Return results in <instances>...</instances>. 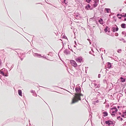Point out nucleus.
Masks as SVG:
<instances>
[{
	"label": "nucleus",
	"instance_id": "obj_7",
	"mask_svg": "<svg viewBox=\"0 0 126 126\" xmlns=\"http://www.w3.org/2000/svg\"><path fill=\"white\" fill-rule=\"evenodd\" d=\"M99 0H95L94 1V3L93 5V7L95 8L97 6L99 3Z\"/></svg>",
	"mask_w": 126,
	"mask_h": 126
},
{
	"label": "nucleus",
	"instance_id": "obj_9",
	"mask_svg": "<svg viewBox=\"0 0 126 126\" xmlns=\"http://www.w3.org/2000/svg\"><path fill=\"white\" fill-rule=\"evenodd\" d=\"M106 67L108 68L109 69L111 68L112 66L111 63L109 62L107 63L106 65Z\"/></svg>",
	"mask_w": 126,
	"mask_h": 126
},
{
	"label": "nucleus",
	"instance_id": "obj_48",
	"mask_svg": "<svg viewBox=\"0 0 126 126\" xmlns=\"http://www.w3.org/2000/svg\"><path fill=\"white\" fill-rule=\"evenodd\" d=\"M43 57L46 59H47L46 57L44 55H43V56H42V57Z\"/></svg>",
	"mask_w": 126,
	"mask_h": 126
},
{
	"label": "nucleus",
	"instance_id": "obj_33",
	"mask_svg": "<svg viewBox=\"0 0 126 126\" xmlns=\"http://www.w3.org/2000/svg\"><path fill=\"white\" fill-rule=\"evenodd\" d=\"M33 52V50L32 49H31L30 51H29L28 52V53L29 54H30V53L31 52Z\"/></svg>",
	"mask_w": 126,
	"mask_h": 126
},
{
	"label": "nucleus",
	"instance_id": "obj_24",
	"mask_svg": "<svg viewBox=\"0 0 126 126\" xmlns=\"http://www.w3.org/2000/svg\"><path fill=\"white\" fill-rule=\"evenodd\" d=\"M92 0H86V1L88 3H89Z\"/></svg>",
	"mask_w": 126,
	"mask_h": 126
},
{
	"label": "nucleus",
	"instance_id": "obj_59",
	"mask_svg": "<svg viewBox=\"0 0 126 126\" xmlns=\"http://www.w3.org/2000/svg\"><path fill=\"white\" fill-rule=\"evenodd\" d=\"M81 99H82V100H83L84 99V98H83V97H81Z\"/></svg>",
	"mask_w": 126,
	"mask_h": 126
},
{
	"label": "nucleus",
	"instance_id": "obj_2",
	"mask_svg": "<svg viewBox=\"0 0 126 126\" xmlns=\"http://www.w3.org/2000/svg\"><path fill=\"white\" fill-rule=\"evenodd\" d=\"M0 74L4 76L7 77L8 76V71L5 68H3L0 70Z\"/></svg>",
	"mask_w": 126,
	"mask_h": 126
},
{
	"label": "nucleus",
	"instance_id": "obj_44",
	"mask_svg": "<svg viewBox=\"0 0 126 126\" xmlns=\"http://www.w3.org/2000/svg\"><path fill=\"white\" fill-rule=\"evenodd\" d=\"M33 95L34 96H37L36 93H33Z\"/></svg>",
	"mask_w": 126,
	"mask_h": 126
},
{
	"label": "nucleus",
	"instance_id": "obj_38",
	"mask_svg": "<svg viewBox=\"0 0 126 126\" xmlns=\"http://www.w3.org/2000/svg\"><path fill=\"white\" fill-rule=\"evenodd\" d=\"M121 118V116H119L118 117L117 116V119L118 120H120V119Z\"/></svg>",
	"mask_w": 126,
	"mask_h": 126
},
{
	"label": "nucleus",
	"instance_id": "obj_19",
	"mask_svg": "<svg viewBox=\"0 0 126 126\" xmlns=\"http://www.w3.org/2000/svg\"><path fill=\"white\" fill-rule=\"evenodd\" d=\"M103 21V19L101 18H100L99 21L98 22H99V23L101 24H103V23L102 22H102Z\"/></svg>",
	"mask_w": 126,
	"mask_h": 126
},
{
	"label": "nucleus",
	"instance_id": "obj_56",
	"mask_svg": "<svg viewBox=\"0 0 126 126\" xmlns=\"http://www.w3.org/2000/svg\"><path fill=\"white\" fill-rule=\"evenodd\" d=\"M102 49H104L103 48H101L100 49V51H101V50H102Z\"/></svg>",
	"mask_w": 126,
	"mask_h": 126
},
{
	"label": "nucleus",
	"instance_id": "obj_22",
	"mask_svg": "<svg viewBox=\"0 0 126 126\" xmlns=\"http://www.w3.org/2000/svg\"><path fill=\"white\" fill-rule=\"evenodd\" d=\"M99 102V101L98 100L96 101H93V104H94L95 105L96 104V103H98Z\"/></svg>",
	"mask_w": 126,
	"mask_h": 126
},
{
	"label": "nucleus",
	"instance_id": "obj_41",
	"mask_svg": "<svg viewBox=\"0 0 126 126\" xmlns=\"http://www.w3.org/2000/svg\"><path fill=\"white\" fill-rule=\"evenodd\" d=\"M77 13L78 14L76 15L75 16L77 18L79 16V15L78 14H79V13Z\"/></svg>",
	"mask_w": 126,
	"mask_h": 126
},
{
	"label": "nucleus",
	"instance_id": "obj_23",
	"mask_svg": "<svg viewBox=\"0 0 126 126\" xmlns=\"http://www.w3.org/2000/svg\"><path fill=\"white\" fill-rule=\"evenodd\" d=\"M122 35H125L124 36H126V32L125 31H123L122 32Z\"/></svg>",
	"mask_w": 126,
	"mask_h": 126
},
{
	"label": "nucleus",
	"instance_id": "obj_34",
	"mask_svg": "<svg viewBox=\"0 0 126 126\" xmlns=\"http://www.w3.org/2000/svg\"><path fill=\"white\" fill-rule=\"evenodd\" d=\"M90 21H91L92 20H94L95 18H94V17H92V18H90Z\"/></svg>",
	"mask_w": 126,
	"mask_h": 126
},
{
	"label": "nucleus",
	"instance_id": "obj_45",
	"mask_svg": "<svg viewBox=\"0 0 126 126\" xmlns=\"http://www.w3.org/2000/svg\"><path fill=\"white\" fill-rule=\"evenodd\" d=\"M108 32H110V28H109L108 29Z\"/></svg>",
	"mask_w": 126,
	"mask_h": 126
},
{
	"label": "nucleus",
	"instance_id": "obj_58",
	"mask_svg": "<svg viewBox=\"0 0 126 126\" xmlns=\"http://www.w3.org/2000/svg\"><path fill=\"white\" fill-rule=\"evenodd\" d=\"M89 54H92V52H91V51H89Z\"/></svg>",
	"mask_w": 126,
	"mask_h": 126
},
{
	"label": "nucleus",
	"instance_id": "obj_36",
	"mask_svg": "<svg viewBox=\"0 0 126 126\" xmlns=\"http://www.w3.org/2000/svg\"><path fill=\"white\" fill-rule=\"evenodd\" d=\"M117 16L119 19H121L122 18V17L121 16Z\"/></svg>",
	"mask_w": 126,
	"mask_h": 126
},
{
	"label": "nucleus",
	"instance_id": "obj_50",
	"mask_svg": "<svg viewBox=\"0 0 126 126\" xmlns=\"http://www.w3.org/2000/svg\"><path fill=\"white\" fill-rule=\"evenodd\" d=\"M94 86L95 87V86H96L97 85V84L96 83H94Z\"/></svg>",
	"mask_w": 126,
	"mask_h": 126
},
{
	"label": "nucleus",
	"instance_id": "obj_16",
	"mask_svg": "<svg viewBox=\"0 0 126 126\" xmlns=\"http://www.w3.org/2000/svg\"><path fill=\"white\" fill-rule=\"evenodd\" d=\"M18 93L19 95L22 96V92L21 90H18Z\"/></svg>",
	"mask_w": 126,
	"mask_h": 126
},
{
	"label": "nucleus",
	"instance_id": "obj_28",
	"mask_svg": "<svg viewBox=\"0 0 126 126\" xmlns=\"http://www.w3.org/2000/svg\"><path fill=\"white\" fill-rule=\"evenodd\" d=\"M113 18L114 19V21L115 22H116L117 20V19H116V16H113Z\"/></svg>",
	"mask_w": 126,
	"mask_h": 126
},
{
	"label": "nucleus",
	"instance_id": "obj_26",
	"mask_svg": "<svg viewBox=\"0 0 126 126\" xmlns=\"http://www.w3.org/2000/svg\"><path fill=\"white\" fill-rule=\"evenodd\" d=\"M103 82L104 83H107V81L106 79H104L103 80Z\"/></svg>",
	"mask_w": 126,
	"mask_h": 126
},
{
	"label": "nucleus",
	"instance_id": "obj_17",
	"mask_svg": "<svg viewBox=\"0 0 126 126\" xmlns=\"http://www.w3.org/2000/svg\"><path fill=\"white\" fill-rule=\"evenodd\" d=\"M98 93H99L96 96V98L97 99H99V97H101V96H102L100 93H99V92H98Z\"/></svg>",
	"mask_w": 126,
	"mask_h": 126
},
{
	"label": "nucleus",
	"instance_id": "obj_21",
	"mask_svg": "<svg viewBox=\"0 0 126 126\" xmlns=\"http://www.w3.org/2000/svg\"><path fill=\"white\" fill-rule=\"evenodd\" d=\"M48 55H50V56L51 57L53 55V54L51 52H49V53L48 54Z\"/></svg>",
	"mask_w": 126,
	"mask_h": 126
},
{
	"label": "nucleus",
	"instance_id": "obj_25",
	"mask_svg": "<svg viewBox=\"0 0 126 126\" xmlns=\"http://www.w3.org/2000/svg\"><path fill=\"white\" fill-rule=\"evenodd\" d=\"M116 113H111L110 114L113 117H114L116 115L115 114Z\"/></svg>",
	"mask_w": 126,
	"mask_h": 126
},
{
	"label": "nucleus",
	"instance_id": "obj_43",
	"mask_svg": "<svg viewBox=\"0 0 126 126\" xmlns=\"http://www.w3.org/2000/svg\"><path fill=\"white\" fill-rule=\"evenodd\" d=\"M121 116L122 117L126 118V117H125V116L124 115V114H123L121 115Z\"/></svg>",
	"mask_w": 126,
	"mask_h": 126
},
{
	"label": "nucleus",
	"instance_id": "obj_53",
	"mask_svg": "<svg viewBox=\"0 0 126 126\" xmlns=\"http://www.w3.org/2000/svg\"><path fill=\"white\" fill-rule=\"evenodd\" d=\"M109 28L108 26H106L105 29H108Z\"/></svg>",
	"mask_w": 126,
	"mask_h": 126
},
{
	"label": "nucleus",
	"instance_id": "obj_61",
	"mask_svg": "<svg viewBox=\"0 0 126 126\" xmlns=\"http://www.w3.org/2000/svg\"><path fill=\"white\" fill-rule=\"evenodd\" d=\"M118 114L119 115H121V112H118Z\"/></svg>",
	"mask_w": 126,
	"mask_h": 126
},
{
	"label": "nucleus",
	"instance_id": "obj_29",
	"mask_svg": "<svg viewBox=\"0 0 126 126\" xmlns=\"http://www.w3.org/2000/svg\"><path fill=\"white\" fill-rule=\"evenodd\" d=\"M117 112H115V111H113V110H112L111 111H110V113H116Z\"/></svg>",
	"mask_w": 126,
	"mask_h": 126
},
{
	"label": "nucleus",
	"instance_id": "obj_63",
	"mask_svg": "<svg viewBox=\"0 0 126 126\" xmlns=\"http://www.w3.org/2000/svg\"><path fill=\"white\" fill-rule=\"evenodd\" d=\"M68 48L71 50V51L73 52L72 49H70L69 47H68Z\"/></svg>",
	"mask_w": 126,
	"mask_h": 126
},
{
	"label": "nucleus",
	"instance_id": "obj_57",
	"mask_svg": "<svg viewBox=\"0 0 126 126\" xmlns=\"http://www.w3.org/2000/svg\"><path fill=\"white\" fill-rule=\"evenodd\" d=\"M123 120V119L122 118H120V120H121V121H122V120Z\"/></svg>",
	"mask_w": 126,
	"mask_h": 126
},
{
	"label": "nucleus",
	"instance_id": "obj_3",
	"mask_svg": "<svg viewBox=\"0 0 126 126\" xmlns=\"http://www.w3.org/2000/svg\"><path fill=\"white\" fill-rule=\"evenodd\" d=\"M70 62L71 65L75 67H77L78 65L76 62L73 60H71L70 61Z\"/></svg>",
	"mask_w": 126,
	"mask_h": 126
},
{
	"label": "nucleus",
	"instance_id": "obj_62",
	"mask_svg": "<svg viewBox=\"0 0 126 126\" xmlns=\"http://www.w3.org/2000/svg\"><path fill=\"white\" fill-rule=\"evenodd\" d=\"M89 41V42L90 44V45L91 44V40H90V41Z\"/></svg>",
	"mask_w": 126,
	"mask_h": 126
},
{
	"label": "nucleus",
	"instance_id": "obj_60",
	"mask_svg": "<svg viewBox=\"0 0 126 126\" xmlns=\"http://www.w3.org/2000/svg\"><path fill=\"white\" fill-rule=\"evenodd\" d=\"M123 20L124 21H126V17Z\"/></svg>",
	"mask_w": 126,
	"mask_h": 126
},
{
	"label": "nucleus",
	"instance_id": "obj_52",
	"mask_svg": "<svg viewBox=\"0 0 126 126\" xmlns=\"http://www.w3.org/2000/svg\"><path fill=\"white\" fill-rule=\"evenodd\" d=\"M62 46H63L62 48H63V47H64V44H63V42H62Z\"/></svg>",
	"mask_w": 126,
	"mask_h": 126
},
{
	"label": "nucleus",
	"instance_id": "obj_32",
	"mask_svg": "<svg viewBox=\"0 0 126 126\" xmlns=\"http://www.w3.org/2000/svg\"><path fill=\"white\" fill-rule=\"evenodd\" d=\"M63 38L65 39H67V37L65 35H64L63 37Z\"/></svg>",
	"mask_w": 126,
	"mask_h": 126
},
{
	"label": "nucleus",
	"instance_id": "obj_37",
	"mask_svg": "<svg viewBox=\"0 0 126 126\" xmlns=\"http://www.w3.org/2000/svg\"><path fill=\"white\" fill-rule=\"evenodd\" d=\"M14 65V64H12V66H11V69L9 71L11 70V69L13 68Z\"/></svg>",
	"mask_w": 126,
	"mask_h": 126
},
{
	"label": "nucleus",
	"instance_id": "obj_10",
	"mask_svg": "<svg viewBox=\"0 0 126 126\" xmlns=\"http://www.w3.org/2000/svg\"><path fill=\"white\" fill-rule=\"evenodd\" d=\"M102 112L103 114V116L104 117H106L108 116V114L106 111H105L104 110H102Z\"/></svg>",
	"mask_w": 126,
	"mask_h": 126
},
{
	"label": "nucleus",
	"instance_id": "obj_14",
	"mask_svg": "<svg viewBox=\"0 0 126 126\" xmlns=\"http://www.w3.org/2000/svg\"><path fill=\"white\" fill-rule=\"evenodd\" d=\"M121 16L123 17H126V13H122V14H118L117 15V16Z\"/></svg>",
	"mask_w": 126,
	"mask_h": 126
},
{
	"label": "nucleus",
	"instance_id": "obj_20",
	"mask_svg": "<svg viewBox=\"0 0 126 126\" xmlns=\"http://www.w3.org/2000/svg\"><path fill=\"white\" fill-rule=\"evenodd\" d=\"M62 2L63 3H64L65 4H67V1H66V0H62Z\"/></svg>",
	"mask_w": 126,
	"mask_h": 126
},
{
	"label": "nucleus",
	"instance_id": "obj_49",
	"mask_svg": "<svg viewBox=\"0 0 126 126\" xmlns=\"http://www.w3.org/2000/svg\"><path fill=\"white\" fill-rule=\"evenodd\" d=\"M119 40L120 41L124 40V39L123 38H122L121 39H120Z\"/></svg>",
	"mask_w": 126,
	"mask_h": 126
},
{
	"label": "nucleus",
	"instance_id": "obj_18",
	"mask_svg": "<svg viewBox=\"0 0 126 126\" xmlns=\"http://www.w3.org/2000/svg\"><path fill=\"white\" fill-rule=\"evenodd\" d=\"M110 109L111 110H113L115 109V112H117L118 110V109H117V108H116V107H115V106L114 107H113V108H111Z\"/></svg>",
	"mask_w": 126,
	"mask_h": 126
},
{
	"label": "nucleus",
	"instance_id": "obj_35",
	"mask_svg": "<svg viewBox=\"0 0 126 126\" xmlns=\"http://www.w3.org/2000/svg\"><path fill=\"white\" fill-rule=\"evenodd\" d=\"M122 50L121 49H118L117 50V51L118 53H120L121 51Z\"/></svg>",
	"mask_w": 126,
	"mask_h": 126
},
{
	"label": "nucleus",
	"instance_id": "obj_46",
	"mask_svg": "<svg viewBox=\"0 0 126 126\" xmlns=\"http://www.w3.org/2000/svg\"><path fill=\"white\" fill-rule=\"evenodd\" d=\"M101 75L100 74H99L98 75V78H100V77Z\"/></svg>",
	"mask_w": 126,
	"mask_h": 126
},
{
	"label": "nucleus",
	"instance_id": "obj_47",
	"mask_svg": "<svg viewBox=\"0 0 126 126\" xmlns=\"http://www.w3.org/2000/svg\"><path fill=\"white\" fill-rule=\"evenodd\" d=\"M31 92L32 93H35V91H33V90H32L31 91Z\"/></svg>",
	"mask_w": 126,
	"mask_h": 126
},
{
	"label": "nucleus",
	"instance_id": "obj_1",
	"mask_svg": "<svg viewBox=\"0 0 126 126\" xmlns=\"http://www.w3.org/2000/svg\"><path fill=\"white\" fill-rule=\"evenodd\" d=\"M76 93L74 94V96L73 98L71 104H73L78 102L79 100H81V97L83 96V94L81 93V90L80 87H76L75 88Z\"/></svg>",
	"mask_w": 126,
	"mask_h": 126
},
{
	"label": "nucleus",
	"instance_id": "obj_27",
	"mask_svg": "<svg viewBox=\"0 0 126 126\" xmlns=\"http://www.w3.org/2000/svg\"><path fill=\"white\" fill-rule=\"evenodd\" d=\"M82 18V17L80 16V14L79 15V16L77 18V19H81Z\"/></svg>",
	"mask_w": 126,
	"mask_h": 126
},
{
	"label": "nucleus",
	"instance_id": "obj_42",
	"mask_svg": "<svg viewBox=\"0 0 126 126\" xmlns=\"http://www.w3.org/2000/svg\"><path fill=\"white\" fill-rule=\"evenodd\" d=\"M74 86H70V88L72 89H73V90H74Z\"/></svg>",
	"mask_w": 126,
	"mask_h": 126
},
{
	"label": "nucleus",
	"instance_id": "obj_30",
	"mask_svg": "<svg viewBox=\"0 0 126 126\" xmlns=\"http://www.w3.org/2000/svg\"><path fill=\"white\" fill-rule=\"evenodd\" d=\"M123 114H124L125 116H126V110H125V111L123 112Z\"/></svg>",
	"mask_w": 126,
	"mask_h": 126
},
{
	"label": "nucleus",
	"instance_id": "obj_8",
	"mask_svg": "<svg viewBox=\"0 0 126 126\" xmlns=\"http://www.w3.org/2000/svg\"><path fill=\"white\" fill-rule=\"evenodd\" d=\"M33 55L35 57L39 58L42 57V56L41 54H38L37 53H33Z\"/></svg>",
	"mask_w": 126,
	"mask_h": 126
},
{
	"label": "nucleus",
	"instance_id": "obj_11",
	"mask_svg": "<svg viewBox=\"0 0 126 126\" xmlns=\"http://www.w3.org/2000/svg\"><path fill=\"white\" fill-rule=\"evenodd\" d=\"M63 52L66 55L70 54V51L67 49H66L64 50Z\"/></svg>",
	"mask_w": 126,
	"mask_h": 126
},
{
	"label": "nucleus",
	"instance_id": "obj_54",
	"mask_svg": "<svg viewBox=\"0 0 126 126\" xmlns=\"http://www.w3.org/2000/svg\"><path fill=\"white\" fill-rule=\"evenodd\" d=\"M88 67H85V68H86V69H88Z\"/></svg>",
	"mask_w": 126,
	"mask_h": 126
},
{
	"label": "nucleus",
	"instance_id": "obj_55",
	"mask_svg": "<svg viewBox=\"0 0 126 126\" xmlns=\"http://www.w3.org/2000/svg\"><path fill=\"white\" fill-rule=\"evenodd\" d=\"M63 48H62L59 51V52L58 53V54H59V53L60 52H61Z\"/></svg>",
	"mask_w": 126,
	"mask_h": 126
},
{
	"label": "nucleus",
	"instance_id": "obj_5",
	"mask_svg": "<svg viewBox=\"0 0 126 126\" xmlns=\"http://www.w3.org/2000/svg\"><path fill=\"white\" fill-rule=\"evenodd\" d=\"M114 26H116V27H112L111 29V31L113 32H115L119 30V28L116 25H114Z\"/></svg>",
	"mask_w": 126,
	"mask_h": 126
},
{
	"label": "nucleus",
	"instance_id": "obj_15",
	"mask_svg": "<svg viewBox=\"0 0 126 126\" xmlns=\"http://www.w3.org/2000/svg\"><path fill=\"white\" fill-rule=\"evenodd\" d=\"M121 27L122 28L125 29L126 28V24L125 23H122L121 24Z\"/></svg>",
	"mask_w": 126,
	"mask_h": 126
},
{
	"label": "nucleus",
	"instance_id": "obj_64",
	"mask_svg": "<svg viewBox=\"0 0 126 126\" xmlns=\"http://www.w3.org/2000/svg\"><path fill=\"white\" fill-rule=\"evenodd\" d=\"M95 46H94V45L93 46V47H95L96 48V47L97 46H96V45H95Z\"/></svg>",
	"mask_w": 126,
	"mask_h": 126
},
{
	"label": "nucleus",
	"instance_id": "obj_13",
	"mask_svg": "<svg viewBox=\"0 0 126 126\" xmlns=\"http://www.w3.org/2000/svg\"><path fill=\"white\" fill-rule=\"evenodd\" d=\"M104 11L105 13H110L111 12L110 9L109 8H105L104 9Z\"/></svg>",
	"mask_w": 126,
	"mask_h": 126
},
{
	"label": "nucleus",
	"instance_id": "obj_39",
	"mask_svg": "<svg viewBox=\"0 0 126 126\" xmlns=\"http://www.w3.org/2000/svg\"><path fill=\"white\" fill-rule=\"evenodd\" d=\"M115 35L116 36H118V33H117V32H116L115 33Z\"/></svg>",
	"mask_w": 126,
	"mask_h": 126
},
{
	"label": "nucleus",
	"instance_id": "obj_31",
	"mask_svg": "<svg viewBox=\"0 0 126 126\" xmlns=\"http://www.w3.org/2000/svg\"><path fill=\"white\" fill-rule=\"evenodd\" d=\"M100 85L99 84H98V85H97L96 86H95V88H99L100 86Z\"/></svg>",
	"mask_w": 126,
	"mask_h": 126
},
{
	"label": "nucleus",
	"instance_id": "obj_6",
	"mask_svg": "<svg viewBox=\"0 0 126 126\" xmlns=\"http://www.w3.org/2000/svg\"><path fill=\"white\" fill-rule=\"evenodd\" d=\"M85 8L87 10H92L93 9V7H91V6L89 4H87L85 7Z\"/></svg>",
	"mask_w": 126,
	"mask_h": 126
},
{
	"label": "nucleus",
	"instance_id": "obj_12",
	"mask_svg": "<svg viewBox=\"0 0 126 126\" xmlns=\"http://www.w3.org/2000/svg\"><path fill=\"white\" fill-rule=\"evenodd\" d=\"M119 79L120 80V81L121 82H125L126 81V78H124L122 77H121Z\"/></svg>",
	"mask_w": 126,
	"mask_h": 126
},
{
	"label": "nucleus",
	"instance_id": "obj_51",
	"mask_svg": "<svg viewBox=\"0 0 126 126\" xmlns=\"http://www.w3.org/2000/svg\"><path fill=\"white\" fill-rule=\"evenodd\" d=\"M92 33H93V34H91V35L92 36V37L93 36V34L94 33V31H93V32H92Z\"/></svg>",
	"mask_w": 126,
	"mask_h": 126
},
{
	"label": "nucleus",
	"instance_id": "obj_4",
	"mask_svg": "<svg viewBox=\"0 0 126 126\" xmlns=\"http://www.w3.org/2000/svg\"><path fill=\"white\" fill-rule=\"evenodd\" d=\"M83 58L81 56H79L75 58V60L77 62L80 63H81L83 61Z\"/></svg>",
	"mask_w": 126,
	"mask_h": 126
},
{
	"label": "nucleus",
	"instance_id": "obj_40",
	"mask_svg": "<svg viewBox=\"0 0 126 126\" xmlns=\"http://www.w3.org/2000/svg\"><path fill=\"white\" fill-rule=\"evenodd\" d=\"M108 29H104V30L105 32H108Z\"/></svg>",
	"mask_w": 126,
	"mask_h": 126
}]
</instances>
